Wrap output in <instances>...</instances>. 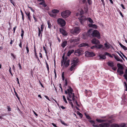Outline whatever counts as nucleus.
I'll return each mask as SVG.
<instances>
[{"mask_svg": "<svg viewBox=\"0 0 127 127\" xmlns=\"http://www.w3.org/2000/svg\"><path fill=\"white\" fill-rule=\"evenodd\" d=\"M117 66L118 68L117 72L119 75L121 76L124 73L123 70L124 68L122 65L119 63L117 64Z\"/></svg>", "mask_w": 127, "mask_h": 127, "instance_id": "obj_1", "label": "nucleus"}, {"mask_svg": "<svg viewBox=\"0 0 127 127\" xmlns=\"http://www.w3.org/2000/svg\"><path fill=\"white\" fill-rule=\"evenodd\" d=\"M80 31V29L78 27H74L72 29L70 30L71 33L74 35H76L79 33Z\"/></svg>", "mask_w": 127, "mask_h": 127, "instance_id": "obj_2", "label": "nucleus"}, {"mask_svg": "<svg viewBox=\"0 0 127 127\" xmlns=\"http://www.w3.org/2000/svg\"><path fill=\"white\" fill-rule=\"evenodd\" d=\"M58 24L61 27L64 26L66 24L65 20L62 18H59L57 20Z\"/></svg>", "mask_w": 127, "mask_h": 127, "instance_id": "obj_3", "label": "nucleus"}, {"mask_svg": "<svg viewBox=\"0 0 127 127\" xmlns=\"http://www.w3.org/2000/svg\"><path fill=\"white\" fill-rule=\"evenodd\" d=\"M70 12L68 10H66L63 11L61 13V15L64 18H65L68 17L70 14Z\"/></svg>", "mask_w": 127, "mask_h": 127, "instance_id": "obj_4", "label": "nucleus"}, {"mask_svg": "<svg viewBox=\"0 0 127 127\" xmlns=\"http://www.w3.org/2000/svg\"><path fill=\"white\" fill-rule=\"evenodd\" d=\"M93 37H96L98 39H99L100 38V33L97 30H94L93 31Z\"/></svg>", "mask_w": 127, "mask_h": 127, "instance_id": "obj_5", "label": "nucleus"}, {"mask_svg": "<svg viewBox=\"0 0 127 127\" xmlns=\"http://www.w3.org/2000/svg\"><path fill=\"white\" fill-rule=\"evenodd\" d=\"M85 56L87 57H93L95 56V54L93 52H85Z\"/></svg>", "mask_w": 127, "mask_h": 127, "instance_id": "obj_6", "label": "nucleus"}, {"mask_svg": "<svg viewBox=\"0 0 127 127\" xmlns=\"http://www.w3.org/2000/svg\"><path fill=\"white\" fill-rule=\"evenodd\" d=\"M91 42L93 44H99V41L95 38H94L91 40Z\"/></svg>", "mask_w": 127, "mask_h": 127, "instance_id": "obj_7", "label": "nucleus"}, {"mask_svg": "<svg viewBox=\"0 0 127 127\" xmlns=\"http://www.w3.org/2000/svg\"><path fill=\"white\" fill-rule=\"evenodd\" d=\"M94 31L92 29H90L88 31L87 33H88V35L89 36H90V37H93V32Z\"/></svg>", "mask_w": 127, "mask_h": 127, "instance_id": "obj_8", "label": "nucleus"}, {"mask_svg": "<svg viewBox=\"0 0 127 127\" xmlns=\"http://www.w3.org/2000/svg\"><path fill=\"white\" fill-rule=\"evenodd\" d=\"M78 19L81 24L82 23V21H84L87 20L85 17L84 16H81Z\"/></svg>", "mask_w": 127, "mask_h": 127, "instance_id": "obj_9", "label": "nucleus"}, {"mask_svg": "<svg viewBox=\"0 0 127 127\" xmlns=\"http://www.w3.org/2000/svg\"><path fill=\"white\" fill-rule=\"evenodd\" d=\"M60 32L63 35H66L67 33L66 31L63 28H60Z\"/></svg>", "mask_w": 127, "mask_h": 127, "instance_id": "obj_10", "label": "nucleus"}, {"mask_svg": "<svg viewBox=\"0 0 127 127\" xmlns=\"http://www.w3.org/2000/svg\"><path fill=\"white\" fill-rule=\"evenodd\" d=\"M82 38L84 39H86L89 36L88 34V33L86 32H84L82 34Z\"/></svg>", "mask_w": 127, "mask_h": 127, "instance_id": "obj_11", "label": "nucleus"}, {"mask_svg": "<svg viewBox=\"0 0 127 127\" xmlns=\"http://www.w3.org/2000/svg\"><path fill=\"white\" fill-rule=\"evenodd\" d=\"M99 56L100 57L99 60L101 61L103 60H105L106 58V57L104 55H102L100 54L99 55Z\"/></svg>", "mask_w": 127, "mask_h": 127, "instance_id": "obj_12", "label": "nucleus"}, {"mask_svg": "<svg viewBox=\"0 0 127 127\" xmlns=\"http://www.w3.org/2000/svg\"><path fill=\"white\" fill-rule=\"evenodd\" d=\"M79 62V59L77 58H74L72 61V63L77 65V64Z\"/></svg>", "mask_w": 127, "mask_h": 127, "instance_id": "obj_13", "label": "nucleus"}, {"mask_svg": "<svg viewBox=\"0 0 127 127\" xmlns=\"http://www.w3.org/2000/svg\"><path fill=\"white\" fill-rule=\"evenodd\" d=\"M79 38L78 37H76L75 38L71 39L70 41L71 43L79 41Z\"/></svg>", "mask_w": 127, "mask_h": 127, "instance_id": "obj_14", "label": "nucleus"}, {"mask_svg": "<svg viewBox=\"0 0 127 127\" xmlns=\"http://www.w3.org/2000/svg\"><path fill=\"white\" fill-rule=\"evenodd\" d=\"M26 14L28 16L29 20L31 21V18L30 16V13L29 12H25Z\"/></svg>", "mask_w": 127, "mask_h": 127, "instance_id": "obj_15", "label": "nucleus"}, {"mask_svg": "<svg viewBox=\"0 0 127 127\" xmlns=\"http://www.w3.org/2000/svg\"><path fill=\"white\" fill-rule=\"evenodd\" d=\"M86 46L89 47V45L88 44L86 43H83L79 45V47H85Z\"/></svg>", "mask_w": 127, "mask_h": 127, "instance_id": "obj_16", "label": "nucleus"}, {"mask_svg": "<svg viewBox=\"0 0 127 127\" xmlns=\"http://www.w3.org/2000/svg\"><path fill=\"white\" fill-rule=\"evenodd\" d=\"M112 118V116H110L108 118V119H107L106 120H105L106 121V122H107L109 123H111L113 122V119H112L111 120H109L108 119H109L111 118Z\"/></svg>", "mask_w": 127, "mask_h": 127, "instance_id": "obj_17", "label": "nucleus"}, {"mask_svg": "<svg viewBox=\"0 0 127 127\" xmlns=\"http://www.w3.org/2000/svg\"><path fill=\"white\" fill-rule=\"evenodd\" d=\"M82 52V51L81 50H80V49H78L77 50H76L75 52V55H77V53L79 55H80L81 54V53Z\"/></svg>", "mask_w": 127, "mask_h": 127, "instance_id": "obj_18", "label": "nucleus"}, {"mask_svg": "<svg viewBox=\"0 0 127 127\" xmlns=\"http://www.w3.org/2000/svg\"><path fill=\"white\" fill-rule=\"evenodd\" d=\"M67 43V42L66 40L64 41L61 44V46L63 48H64L66 46Z\"/></svg>", "mask_w": 127, "mask_h": 127, "instance_id": "obj_19", "label": "nucleus"}, {"mask_svg": "<svg viewBox=\"0 0 127 127\" xmlns=\"http://www.w3.org/2000/svg\"><path fill=\"white\" fill-rule=\"evenodd\" d=\"M114 64L113 62L112 61L109 62L107 63L108 65L112 67L114 66Z\"/></svg>", "mask_w": 127, "mask_h": 127, "instance_id": "obj_20", "label": "nucleus"}, {"mask_svg": "<svg viewBox=\"0 0 127 127\" xmlns=\"http://www.w3.org/2000/svg\"><path fill=\"white\" fill-rule=\"evenodd\" d=\"M74 52V50L73 49L70 50L68 52L67 56L69 57L70 55Z\"/></svg>", "mask_w": 127, "mask_h": 127, "instance_id": "obj_21", "label": "nucleus"}, {"mask_svg": "<svg viewBox=\"0 0 127 127\" xmlns=\"http://www.w3.org/2000/svg\"><path fill=\"white\" fill-rule=\"evenodd\" d=\"M123 77H124V78L127 81V69H126L125 74L123 75Z\"/></svg>", "mask_w": 127, "mask_h": 127, "instance_id": "obj_22", "label": "nucleus"}, {"mask_svg": "<svg viewBox=\"0 0 127 127\" xmlns=\"http://www.w3.org/2000/svg\"><path fill=\"white\" fill-rule=\"evenodd\" d=\"M71 64L72 65L70 68V70L71 71H72L73 70L74 68L77 65L73 63H72Z\"/></svg>", "mask_w": 127, "mask_h": 127, "instance_id": "obj_23", "label": "nucleus"}, {"mask_svg": "<svg viewBox=\"0 0 127 127\" xmlns=\"http://www.w3.org/2000/svg\"><path fill=\"white\" fill-rule=\"evenodd\" d=\"M110 126V124L107 123H103V127H108Z\"/></svg>", "mask_w": 127, "mask_h": 127, "instance_id": "obj_24", "label": "nucleus"}, {"mask_svg": "<svg viewBox=\"0 0 127 127\" xmlns=\"http://www.w3.org/2000/svg\"><path fill=\"white\" fill-rule=\"evenodd\" d=\"M112 55L114 56V58L117 61H118V60H119L120 58L118 55H117V56H116L115 54H112Z\"/></svg>", "mask_w": 127, "mask_h": 127, "instance_id": "obj_25", "label": "nucleus"}, {"mask_svg": "<svg viewBox=\"0 0 127 127\" xmlns=\"http://www.w3.org/2000/svg\"><path fill=\"white\" fill-rule=\"evenodd\" d=\"M68 87L69 88V89H68L67 90V91L68 92V93H69V92H71L73 91L72 89L71 88V87L69 86Z\"/></svg>", "mask_w": 127, "mask_h": 127, "instance_id": "obj_26", "label": "nucleus"}, {"mask_svg": "<svg viewBox=\"0 0 127 127\" xmlns=\"http://www.w3.org/2000/svg\"><path fill=\"white\" fill-rule=\"evenodd\" d=\"M59 10L57 9H54L52 10V12L53 13H58L59 12Z\"/></svg>", "mask_w": 127, "mask_h": 127, "instance_id": "obj_27", "label": "nucleus"}, {"mask_svg": "<svg viewBox=\"0 0 127 127\" xmlns=\"http://www.w3.org/2000/svg\"><path fill=\"white\" fill-rule=\"evenodd\" d=\"M96 120L97 122L100 123H101L103 122H106V121H105V120L98 119H96Z\"/></svg>", "mask_w": 127, "mask_h": 127, "instance_id": "obj_28", "label": "nucleus"}, {"mask_svg": "<svg viewBox=\"0 0 127 127\" xmlns=\"http://www.w3.org/2000/svg\"><path fill=\"white\" fill-rule=\"evenodd\" d=\"M47 24L48 25V28L50 29L52 25L50 22L49 21H47Z\"/></svg>", "mask_w": 127, "mask_h": 127, "instance_id": "obj_29", "label": "nucleus"}, {"mask_svg": "<svg viewBox=\"0 0 127 127\" xmlns=\"http://www.w3.org/2000/svg\"><path fill=\"white\" fill-rule=\"evenodd\" d=\"M64 64H65V67H67L69 65V63L66 61H65L64 63Z\"/></svg>", "mask_w": 127, "mask_h": 127, "instance_id": "obj_30", "label": "nucleus"}, {"mask_svg": "<svg viewBox=\"0 0 127 127\" xmlns=\"http://www.w3.org/2000/svg\"><path fill=\"white\" fill-rule=\"evenodd\" d=\"M120 127H127L125 123H123L119 125Z\"/></svg>", "mask_w": 127, "mask_h": 127, "instance_id": "obj_31", "label": "nucleus"}, {"mask_svg": "<svg viewBox=\"0 0 127 127\" xmlns=\"http://www.w3.org/2000/svg\"><path fill=\"white\" fill-rule=\"evenodd\" d=\"M21 36L22 38H23V37L24 35V31L23 29H21Z\"/></svg>", "mask_w": 127, "mask_h": 127, "instance_id": "obj_32", "label": "nucleus"}, {"mask_svg": "<svg viewBox=\"0 0 127 127\" xmlns=\"http://www.w3.org/2000/svg\"><path fill=\"white\" fill-rule=\"evenodd\" d=\"M87 19L89 21V22L90 23H94V22L90 18H87Z\"/></svg>", "mask_w": 127, "mask_h": 127, "instance_id": "obj_33", "label": "nucleus"}, {"mask_svg": "<svg viewBox=\"0 0 127 127\" xmlns=\"http://www.w3.org/2000/svg\"><path fill=\"white\" fill-rule=\"evenodd\" d=\"M45 62L46 64V67H47V71L48 72H49V65H48V64H47V62L46 60H45Z\"/></svg>", "mask_w": 127, "mask_h": 127, "instance_id": "obj_34", "label": "nucleus"}, {"mask_svg": "<svg viewBox=\"0 0 127 127\" xmlns=\"http://www.w3.org/2000/svg\"><path fill=\"white\" fill-rule=\"evenodd\" d=\"M43 25H41V31H42L41 34V37H42V31H43V30L44 29V28L43 27Z\"/></svg>", "mask_w": 127, "mask_h": 127, "instance_id": "obj_35", "label": "nucleus"}, {"mask_svg": "<svg viewBox=\"0 0 127 127\" xmlns=\"http://www.w3.org/2000/svg\"><path fill=\"white\" fill-rule=\"evenodd\" d=\"M49 15L51 17L55 18L56 17V15L53 14V13H49Z\"/></svg>", "mask_w": 127, "mask_h": 127, "instance_id": "obj_36", "label": "nucleus"}, {"mask_svg": "<svg viewBox=\"0 0 127 127\" xmlns=\"http://www.w3.org/2000/svg\"><path fill=\"white\" fill-rule=\"evenodd\" d=\"M26 48L27 50V53H28L29 52V48L28 46V43H27L26 46Z\"/></svg>", "mask_w": 127, "mask_h": 127, "instance_id": "obj_37", "label": "nucleus"}, {"mask_svg": "<svg viewBox=\"0 0 127 127\" xmlns=\"http://www.w3.org/2000/svg\"><path fill=\"white\" fill-rule=\"evenodd\" d=\"M104 45L105 47L107 49H109L110 48V46L109 45H108L106 43L104 44Z\"/></svg>", "mask_w": 127, "mask_h": 127, "instance_id": "obj_38", "label": "nucleus"}, {"mask_svg": "<svg viewBox=\"0 0 127 127\" xmlns=\"http://www.w3.org/2000/svg\"><path fill=\"white\" fill-rule=\"evenodd\" d=\"M38 36L39 37L40 36V35L41 33V31L40 30V28H38Z\"/></svg>", "mask_w": 127, "mask_h": 127, "instance_id": "obj_39", "label": "nucleus"}, {"mask_svg": "<svg viewBox=\"0 0 127 127\" xmlns=\"http://www.w3.org/2000/svg\"><path fill=\"white\" fill-rule=\"evenodd\" d=\"M97 47L96 48L97 49H100L102 48L103 47V45L101 44L99 45H97Z\"/></svg>", "mask_w": 127, "mask_h": 127, "instance_id": "obj_40", "label": "nucleus"}, {"mask_svg": "<svg viewBox=\"0 0 127 127\" xmlns=\"http://www.w3.org/2000/svg\"><path fill=\"white\" fill-rule=\"evenodd\" d=\"M14 90H15V89H14ZM14 93H15V95H16V96L17 97V98H18V99L19 100L20 99V98H19V97H18V94H17V93H16V92L15 91V90H14Z\"/></svg>", "mask_w": 127, "mask_h": 127, "instance_id": "obj_41", "label": "nucleus"}, {"mask_svg": "<svg viewBox=\"0 0 127 127\" xmlns=\"http://www.w3.org/2000/svg\"><path fill=\"white\" fill-rule=\"evenodd\" d=\"M67 99L68 100L70 101L69 102L70 105H71V104L72 103V102L71 101L72 100L71 99H70L68 96L67 97Z\"/></svg>", "mask_w": 127, "mask_h": 127, "instance_id": "obj_42", "label": "nucleus"}, {"mask_svg": "<svg viewBox=\"0 0 127 127\" xmlns=\"http://www.w3.org/2000/svg\"><path fill=\"white\" fill-rule=\"evenodd\" d=\"M63 100L64 101V102L66 103H67V101L66 100V99L65 97V96L64 95L63 96Z\"/></svg>", "mask_w": 127, "mask_h": 127, "instance_id": "obj_43", "label": "nucleus"}, {"mask_svg": "<svg viewBox=\"0 0 127 127\" xmlns=\"http://www.w3.org/2000/svg\"><path fill=\"white\" fill-rule=\"evenodd\" d=\"M85 115L86 116L87 118L88 119L90 120L91 119V118L90 116L89 115H87L86 114H85Z\"/></svg>", "mask_w": 127, "mask_h": 127, "instance_id": "obj_44", "label": "nucleus"}, {"mask_svg": "<svg viewBox=\"0 0 127 127\" xmlns=\"http://www.w3.org/2000/svg\"><path fill=\"white\" fill-rule=\"evenodd\" d=\"M61 123L63 125H64L65 126H67V125L64 122L61 120Z\"/></svg>", "mask_w": 127, "mask_h": 127, "instance_id": "obj_45", "label": "nucleus"}, {"mask_svg": "<svg viewBox=\"0 0 127 127\" xmlns=\"http://www.w3.org/2000/svg\"><path fill=\"white\" fill-rule=\"evenodd\" d=\"M20 11H21V14H22V19H23V21L24 20V14H23V12L21 10Z\"/></svg>", "mask_w": 127, "mask_h": 127, "instance_id": "obj_46", "label": "nucleus"}, {"mask_svg": "<svg viewBox=\"0 0 127 127\" xmlns=\"http://www.w3.org/2000/svg\"><path fill=\"white\" fill-rule=\"evenodd\" d=\"M121 47L125 50H127V48L125 46L123 45Z\"/></svg>", "mask_w": 127, "mask_h": 127, "instance_id": "obj_47", "label": "nucleus"}, {"mask_svg": "<svg viewBox=\"0 0 127 127\" xmlns=\"http://www.w3.org/2000/svg\"><path fill=\"white\" fill-rule=\"evenodd\" d=\"M33 17L34 19L35 22H37V19L36 18H35V15L34 14L33 15Z\"/></svg>", "mask_w": 127, "mask_h": 127, "instance_id": "obj_48", "label": "nucleus"}, {"mask_svg": "<svg viewBox=\"0 0 127 127\" xmlns=\"http://www.w3.org/2000/svg\"><path fill=\"white\" fill-rule=\"evenodd\" d=\"M80 1L82 2L83 4L87 3V2L86 0H80Z\"/></svg>", "mask_w": 127, "mask_h": 127, "instance_id": "obj_49", "label": "nucleus"}, {"mask_svg": "<svg viewBox=\"0 0 127 127\" xmlns=\"http://www.w3.org/2000/svg\"><path fill=\"white\" fill-rule=\"evenodd\" d=\"M97 46L96 45H94L91 47V49H94L95 48H96L97 47Z\"/></svg>", "mask_w": 127, "mask_h": 127, "instance_id": "obj_50", "label": "nucleus"}, {"mask_svg": "<svg viewBox=\"0 0 127 127\" xmlns=\"http://www.w3.org/2000/svg\"><path fill=\"white\" fill-rule=\"evenodd\" d=\"M110 54L108 52H106L104 53V55L105 56V55L108 56H109V55H110Z\"/></svg>", "mask_w": 127, "mask_h": 127, "instance_id": "obj_51", "label": "nucleus"}, {"mask_svg": "<svg viewBox=\"0 0 127 127\" xmlns=\"http://www.w3.org/2000/svg\"><path fill=\"white\" fill-rule=\"evenodd\" d=\"M78 113H79V114H78H78L79 115L80 117L81 118L83 116V115L79 111L78 112Z\"/></svg>", "mask_w": 127, "mask_h": 127, "instance_id": "obj_52", "label": "nucleus"}, {"mask_svg": "<svg viewBox=\"0 0 127 127\" xmlns=\"http://www.w3.org/2000/svg\"><path fill=\"white\" fill-rule=\"evenodd\" d=\"M64 72H63L62 73V79L63 80H64Z\"/></svg>", "mask_w": 127, "mask_h": 127, "instance_id": "obj_53", "label": "nucleus"}, {"mask_svg": "<svg viewBox=\"0 0 127 127\" xmlns=\"http://www.w3.org/2000/svg\"><path fill=\"white\" fill-rule=\"evenodd\" d=\"M11 56L13 57V58L14 59H15L16 58V56H15L14 55L13 53H11Z\"/></svg>", "mask_w": 127, "mask_h": 127, "instance_id": "obj_54", "label": "nucleus"}, {"mask_svg": "<svg viewBox=\"0 0 127 127\" xmlns=\"http://www.w3.org/2000/svg\"><path fill=\"white\" fill-rule=\"evenodd\" d=\"M45 3V1L44 0L43 1H42V2H41L39 3V5H43V4H44V3Z\"/></svg>", "mask_w": 127, "mask_h": 127, "instance_id": "obj_55", "label": "nucleus"}, {"mask_svg": "<svg viewBox=\"0 0 127 127\" xmlns=\"http://www.w3.org/2000/svg\"><path fill=\"white\" fill-rule=\"evenodd\" d=\"M117 69V67H114V66L112 67V69L114 70H116Z\"/></svg>", "mask_w": 127, "mask_h": 127, "instance_id": "obj_56", "label": "nucleus"}, {"mask_svg": "<svg viewBox=\"0 0 127 127\" xmlns=\"http://www.w3.org/2000/svg\"><path fill=\"white\" fill-rule=\"evenodd\" d=\"M84 13V12L83 11H81L80 13V15H83Z\"/></svg>", "mask_w": 127, "mask_h": 127, "instance_id": "obj_57", "label": "nucleus"}, {"mask_svg": "<svg viewBox=\"0 0 127 127\" xmlns=\"http://www.w3.org/2000/svg\"><path fill=\"white\" fill-rule=\"evenodd\" d=\"M39 84H40V85L41 86V87H42L43 88H44V86L42 85V83L39 80Z\"/></svg>", "mask_w": 127, "mask_h": 127, "instance_id": "obj_58", "label": "nucleus"}, {"mask_svg": "<svg viewBox=\"0 0 127 127\" xmlns=\"http://www.w3.org/2000/svg\"><path fill=\"white\" fill-rule=\"evenodd\" d=\"M28 7L29 8H30L31 10H32V11L33 12H34V9H33L32 8V7H31L29 6Z\"/></svg>", "mask_w": 127, "mask_h": 127, "instance_id": "obj_59", "label": "nucleus"}, {"mask_svg": "<svg viewBox=\"0 0 127 127\" xmlns=\"http://www.w3.org/2000/svg\"><path fill=\"white\" fill-rule=\"evenodd\" d=\"M92 26H93L92 27H93V28H94L95 29L96 28L97 26L95 24H94V25H92Z\"/></svg>", "mask_w": 127, "mask_h": 127, "instance_id": "obj_60", "label": "nucleus"}, {"mask_svg": "<svg viewBox=\"0 0 127 127\" xmlns=\"http://www.w3.org/2000/svg\"><path fill=\"white\" fill-rule=\"evenodd\" d=\"M8 107V111H11V108L9 106H7Z\"/></svg>", "mask_w": 127, "mask_h": 127, "instance_id": "obj_61", "label": "nucleus"}, {"mask_svg": "<svg viewBox=\"0 0 127 127\" xmlns=\"http://www.w3.org/2000/svg\"><path fill=\"white\" fill-rule=\"evenodd\" d=\"M89 122H90L91 123H93L94 124H95V123L94 121L93 120H90L89 121Z\"/></svg>", "mask_w": 127, "mask_h": 127, "instance_id": "obj_62", "label": "nucleus"}, {"mask_svg": "<svg viewBox=\"0 0 127 127\" xmlns=\"http://www.w3.org/2000/svg\"><path fill=\"white\" fill-rule=\"evenodd\" d=\"M89 4L90 5L91 4V0H87Z\"/></svg>", "mask_w": 127, "mask_h": 127, "instance_id": "obj_63", "label": "nucleus"}, {"mask_svg": "<svg viewBox=\"0 0 127 127\" xmlns=\"http://www.w3.org/2000/svg\"><path fill=\"white\" fill-rule=\"evenodd\" d=\"M98 127H103V123L101 124L98 126Z\"/></svg>", "mask_w": 127, "mask_h": 127, "instance_id": "obj_64", "label": "nucleus"}]
</instances>
